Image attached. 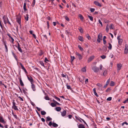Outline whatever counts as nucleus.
Listing matches in <instances>:
<instances>
[{
  "label": "nucleus",
  "mask_w": 128,
  "mask_h": 128,
  "mask_svg": "<svg viewBox=\"0 0 128 128\" xmlns=\"http://www.w3.org/2000/svg\"><path fill=\"white\" fill-rule=\"evenodd\" d=\"M110 88H108L106 90V92H108L110 91Z\"/></svg>",
  "instance_id": "58"
},
{
  "label": "nucleus",
  "mask_w": 128,
  "mask_h": 128,
  "mask_svg": "<svg viewBox=\"0 0 128 128\" xmlns=\"http://www.w3.org/2000/svg\"><path fill=\"white\" fill-rule=\"evenodd\" d=\"M52 126L53 127H57L58 126V125L55 123H52Z\"/></svg>",
  "instance_id": "28"
},
{
  "label": "nucleus",
  "mask_w": 128,
  "mask_h": 128,
  "mask_svg": "<svg viewBox=\"0 0 128 128\" xmlns=\"http://www.w3.org/2000/svg\"><path fill=\"white\" fill-rule=\"evenodd\" d=\"M125 124L127 126L128 125V123L126 122H124L122 124V126H123Z\"/></svg>",
  "instance_id": "29"
},
{
  "label": "nucleus",
  "mask_w": 128,
  "mask_h": 128,
  "mask_svg": "<svg viewBox=\"0 0 128 128\" xmlns=\"http://www.w3.org/2000/svg\"><path fill=\"white\" fill-rule=\"evenodd\" d=\"M45 99L46 100H49L50 98L48 96H45L44 97Z\"/></svg>",
  "instance_id": "47"
},
{
  "label": "nucleus",
  "mask_w": 128,
  "mask_h": 128,
  "mask_svg": "<svg viewBox=\"0 0 128 128\" xmlns=\"http://www.w3.org/2000/svg\"><path fill=\"white\" fill-rule=\"evenodd\" d=\"M22 18V16L20 14H18L17 16V17L16 18L17 22L21 26V20Z\"/></svg>",
  "instance_id": "1"
},
{
  "label": "nucleus",
  "mask_w": 128,
  "mask_h": 128,
  "mask_svg": "<svg viewBox=\"0 0 128 128\" xmlns=\"http://www.w3.org/2000/svg\"><path fill=\"white\" fill-rule=\"evenodd\" d=\"M75 59V58L74 56H71V61H72Z\"/></svg>",
  "instance_id": "49"
},
{
  "label": "nucleus",
  "mask_w": 128,
  "mask_h": 128,
  "mask_svg": "<svg viewBox=\"0 0 128 128\" xmlns=\"http://www.w3.org/2000/svg\"><path fill=\"white\" fill-rule=\"evenodd\" d=\"M55 109L57 111L59 112L61 110V108L60 107H56L55 108Z\"/></svg>",
  "instance_id": "19"
},
{
  "label": "nucleus",
  "mask_w": 128,
  "mask_h": 128,
  "mask_svg": "<svg viewBox=\"0 0 128 128\" xmlns=\"http://www.w3.org/2000/svg\"><path fill=\"white\" fill-rule=\"evenodd\" d=\"M66 86L67 88L68 89L71 90V88L70 86V85H68L67 84H66Z\"/></svg>",
  "instance_id": "35"
},
{
  "label": "nucleus",
  "mask_w": 128,
  "mask_h": 128,
  "mask_svg": "<svg viewBox=\"0 0 128 128\" xmlns=\"http://www.w3.org/2000/svg\"><path fill=\"white\" fill-rule=\"evenodd\" d=\"M112 99V98L111 97H109L107 99V100L108 101H110Z\"/></svg>",
  "instance_id": "53"
},
{
  "label": "nucleus",
  "mask_w": 128,
  "mask_h": 128,
  "mask_svg": "<svg viewBox=\"0 0 128 128\" xmlns=\"http://www.w3.org/2000/svg\"><path fill=\"white\" fill-rule=\"evenodd\" d=\"M18 79L20 80V83L21 86H24V84L22 80L21 77H18Z\"/></svg>",
  "instance_id": "9"
},
{
  "label": "nucleus",
  "mask_w": 128,
  "mask_h": 128,
  "mask_svg": "<svg viewBox=\"0 0 128 128\" xmlns=\"http://www.w3.org/2000/svg\"><path fill=\"white\" fill-rule=\"evenodd\" d=\"M110 81V78H109L107 81L106 84L104 86V88H105L107 86V85L109 84V82Z\"/></svg>",
  "instance_id": "13"
},
{
  "label": "nucleus",
  "mask_w": 128,
  "mask_h": 128,
  "mask_svg": "<svg viewBox=\"0 0 128 128\" xmlns=\"http://www.w3.org/2000/svg\"><path fill=\"white\" fill-rule=\"evenodd\" d=\"M100 57L104 59L106 58V56H105L103 55H102V56H101Z\"/></svg>",
  "instance_id": "55"
},
{
  "label": "nucleus",
  "mask_w": 128,
  "mask_h": 128,
  "mask_svg": "<svg viewBox=\"0 0 128 128\" xmlns=\"http://www.w3.org/2000/svg\"><path fill=\"white\" fill-rule=\"evenodd\" d=\"M13 106H16V103L15 102H14V100H13V102H12Z\"/></svg>",
  "instance_id": "60"
},
{
  "label": "nucleus",
  "mask_w": 128,
  "mask_h": 128,
  "mask_svg": "<svg viewBox=\"0 0 128 128\" xmlns=\"http://www.w3.org/2000/svg\"><path fill=\"white\" fill-rule=\"evenodd\" d=\"M31 84H32L31 87L32 90L34 91H35L36 90V88L35 86L33 84V83Z\"/></svg>",
  "instance_id": "14"
},
{
  "label": "nucleus",
  "mask_w": 128,
  "mask_h": 128,
  "mask_svg": "<svg viewBox=\"0 0 128 128\" xmlns=\"http://www.w3.org/2000/svg\"><path fill=\"white\" fill-rule=\"evenodd\" d=\"M122 67V64H117V71L119 72L121 69Z\"/></svg>",
  "instance_id": "6"
},
{
  "label": "nucleus",
  "mask_w": 128,
  "mask_h": 128,
  "mask_svg": "<svg viewBox=\"0 0 128 128\" xmlns=\"http://www.w3.org/2000/svg\"><path fill=\"white\" fill-rule=\"evenodd\" d=\"M79 16L81 20H83L84 18L81 14H80Z\"/></svg>",
  "instance_id": "42"
},
{
  "label": "nucleus",
  "mask_w": 128,
  "mask_h": 128,
  "mask_svg": "<svg viewBox=\"0 0 128 128\" xmlns=\"http://www.w3.org/2000/svg\"><path fill=\"white\" fill-rule=\"evenodd\" d=\"M103 43L104 44H105L106 43V40L103 39Z\"/></svg>",
  "instance_id": "62"
},
{
  "label": "nucleus",
  "mask_w": 128,
  "mask_h": 128,
  "mask_svg": "<svg viewBox=\"0 0 128 128\" xmlns=\"http://www.w3.org/2000/svg\"><path fill=\"white\" fill-rule=\"evenodd\" d=\"M47 120H46V121H49L50 120H52V118H50L49 116H48L46 117Z\"/></svg>",
  "instance_id": "37"
},
{
  "label": "nucleus",
  "mask_w": 128,
  "mask_h": 128,
  "mask_svg": "<svg viewBox=\"0 0 128 128\" xmlns=\"http://www.w3.org/2000/svg\"><path fill=\"white\" fill-rule=\"evenodd\" d=\"M88 18H90V20L91 21H93V18L91 16H90L88 15Z\"/></svg>",
  "instance_id": "25"
},
{
  "label": "nucleus",
  "mask_w": 128,
  "mask_h": 128,
  "mask_svg": "<svg viewBox=\"0 0 128 128\" xmlns=\"http://www.w3.org/2000/svg\"><path fill=\"white\" fill-rule=\"evenodd\" d=\"M0 122H1L3 123L4 124L6 123V122H5L2 117L0 116Z\"/></svg>",
  "instance_id": "10"
},
{
  "label": "nucleus",
  "mask_w": 128,
  "mask_h": 128,
  "mask_svg": "<svg viewBox=\"0 0 128 128\" xmlns=\"http://www.w3.org/2000/svg\"><path fill=\"white\" fill-rule=\"evenodd\" d=\"M78 39L80 41L83 42L84 41L83 38L81 36H80L78 37Z\"/></svg>",
  "instance_id": "18"
},
{
  "label": "nucleus",
  "mask_w": 128,
  "mask_h": 128,
  "mask_svg": "<svg viewBox=\"0 0 128 128\" xmlns=\"http://www.w3.org/2000/svg\"><path fill=\"white\" fill-rule=\"evenodd\" d=\"M24 19L26 21H28V15L27 14L26 15V16H24Z\"/></svg>",
  "instance_id": "23"
},
{
  "label": "nucleus",
  "mask_w": 128,
  "mask_h": 128,
  "mask_svg": "<svg viewBox=\"0 0 128 128\" xmlns=\"http://www.w3.org/2000/svg\"><path fill=\"white\" fill-rule=\"evenodd\" d=\"M94 57V56H91L90 58H89L88 60V62H91L93 59Z\"/></svg>",
  "instance_id": "12"
},
{
  "label": "nucleus",
  "mask_w": 128,
  "mask_h": 128,
  "mask_svg": "<svg viewBox=\"0 0 128 128\" xmlns=\"http://www.w3.org/2000/svg\"><path fill=\"white\" fill-rule=\"evenodd\" d=\"M12 54L13 56H14V57L15 59L16 60V61H17L18 59H17V56H16V54H14L13 52H12Z\"/></svg>",
  "instance_id": "24"
},
{
  "label": "nucleus",
  "mask_w": 128,
  "mask_h": 128,
  "mask_svg": "<svg viewBox=\"0 0 128 128\" xmlns=\"http://www.w3.org/2000/svg\"><path fill=\"white\" fill-rule=\"evenodd\" d=\"M40 63L42 66L44 67V63L42 61H40Z\"/></svg>",
  "instance_id": "46"
},
{
  "label": "nucleus",
  "mask_w": 128,
  "mask_h": 128,
  "mask_svg": "<svg viewBox=\"0 0 128 128\" xmlns=\"http://www.w3.org/2000/svg\"><path fill=\"white\" fill-rule=\"evenodd\" d=\"M18 50L21 53H22V49H21L20 46L18 47L17 48Z\"/></svg>",
  "instance_id": "34"
},
{
  "label": "nucleus",
  "mask_w": 128,
  "mask_h": 128,
  "mask_svg": "<svg viewBox=\"0 0 128 128\" xmlns=\"http://www.w3.org/2000/svg\"><path fill=\"white\" fill-rule=\"evenodd\" d=\"M42 36H44V37L46 39V40H48V38L46 35H43Z\"/></svg>",
  "instance_id": "61"
},
{
  "label": "nucleus",
  "mask_w": 128,
  "mask_h": 128,
  "mask_svg": "<svg viewBox=\"0 0 128 128\" xmlns=\"http://www.w3.org/2000/svg\"><path fill=\"white\" fill-rule=\"evenodd\" d=\"M46 24L48 26V28H49V22L48 21L46 22Z\"/></svg>",
  "instance_id": "59"
},
{
  "label": "nucleus",
  "mask_w": 128,
  "mask_h": 128,
  "mask_svg": "<svg viewBox=\"0 0 128 128\" xmlns=\"http://www.w3.org/2000/svg\"><path fill=\"white\" fill-rule=\"evenodd\" d=\"M102 64H100V70H102Z\"/></svg>",
  "instance_id": "63"
},
{
  "label": "nucleus",
  "mask_w": 128,
  "mask_h": 128,
  "mask_svg": "<svg viewBox=\"0 0 128 128\" xmlns=\"http://www.w3.org/2000/svg\"><path fill=\"white\" fill-rule=\"evenodd\" d=\"M98 21L99 23L100 24H101V26H102H102H103L102 24V22L100 20V19H99L98 20Z\"/></svg>",
  "instance_id": "51"
},
{
  "label": "nucleus",
  "mask_w": 128,
  "mask_h": 128,
  "mask_svg": "<svg viewBox=\"0 0 128 128\" xmlns=\"http://www.w3.org/2000/svg\"><path fill=\"white\" fill-rule=\"evenodd\" d=\"M114 82L112 81L110 83V86H113L114 85Z\"/></svg>",
  "instance_id": "33"
},
{
  "label": "nucleus",
  "mask_w": 128,
  "mask_h": 128,
  "mask_svg": "<svg viewBox=\"0 0 128 128\" xmlns=\"http://www.w3.org/2000/svg\"><path fill=\"white\" fill-rule=\"evenodd\" d=\"M12 108H14L15 110H18V109L17 108V106L16 105L12 106Z\"/></svg>",
  "instance_id": "21"
},
{
  "label": "nucleus",
  "mask_w": 128,
  "mask_h": 128,
  "mask_svg": "<svg viewBox=\"0 0 128 128\" xmlns=\"http://www.w3.org/2000/svg\"><path fill=\"white\" fill-rule=\"evenodd\" d=\"M64 18H65V19L68 21H69L70 20V19L67 16H64Z\"/></svg>",
  "instance_id": "44"
},
{
  "label": "nucleus",
  "mask_w": 128,
  "mask_h": 128,
  "mask_svg": "<svg viewBox=\"0 0 128 128\" xmlns=\"http://www.w3.org/2000/svg\"><path fill=\"white\" fill-rule=\"evenodd\" d=\"M44 54V52L42 50H40V52L39 55L40 56H42Z\"/></svg>",
  "instance_id": "39"
},
{
  "label": "nucleus",
  "mask_w": 128,
  "mask_h": 128,
  "mask_svg": "<svg viewBox=\"0 0 128 128\" xmlns=\"http://www.w3.org/2000/svg\"><path fill=\"white\" fill-rule=\"evenodd\" d=\"M26 2H25L24 4V6H23V8L24 10V12H26V11L27 10L26 9Z\"/></svg>",
  "instance_id": "17"
},
{
  "label": "nucleus",
  "mask_w": 128,
  "mask_h": 128,
  "mask_svg": "<svg viewBox=\"0 0 128 128\" xmlns=\"http://www.w3.org/2000/svg\"><path fill=\"white\" fill-rule=\"evenodd\" d=\"M95 10V9L94 8H90V11L92 12H93Z\"/></svg>",
  "instance_id": "50"
},
{
  "label": "nucleus",
  "mask_w": 128,
  "mask_h": 128,
  "mask_svg": "<svg viewBox=\"0 0 128 128\" xmlns=\"http://www.w3.org/2000/svg\"><path fill=\"white\" fill-rule=\"evenodd\" d=\"M78 47L81 51H82L83 50V48L80 45H78Z\"/></svg>",
  "instance_id": "41"
},
{
  "label": "nucleus",
  "mask_w": 128,
  "mask_h": 128,
  "mask_svg": "<svg viewBox=\"0 0 128 128\" xmlns=\"http://www.w3.org/2000/svg\"><path fill=\"white\" fill-rule=\"evenodd\" d=\"M78 128H84V126L82 124H80L78 126Z\"/></svg>",
  "instance_id": "20"
},
{
  "label": "nucleus",
  "mask_w": 128,
  "mask_h": 128,
  "mask_svg": "<svg viewBox=\"0 0 128 128\" xmlns=\"http://www.w3.org/2000/svg\"><path fill=\"white\" fill-rule=\"evenodd\" d=\"M76 54L77 55V57L80 60H81L82 58V55L77 52H76Z\"/></svg>",
  "instance_id": "8"
},
{
  "label": "nucleus",
  "mask_w": 128,
  "mask_h": 128,
  "mask_svg": "<svg viewBox=\"0 0 128 128\" xmlns=\"http://www.w3.org/2000/svg\"><path fill=\"white\" fill-rule=\"evenodd\" d=\"M120 36H119L117 37V39L118 41V43L120 44H122L123 41L122 39L120 38Z\"/></svg>",
  "instance_id": "7"
},
{
  "label": "nucleus",
  "mask_w": 128,
  "mask_h": 128,
  "mask_svg": "<svg viewBox=\"0 0 128 128\" xmlns=\"http://www.w3.org/2000/svg\"><path fill=\"white\" fill-rule=\"evenodd\" d=\"M78 29L79 30L80 32L81 33H83V29L81 28V27H80V28H78Z\"/></svg>",
  "instance_id": "31"
},
{
  "label": "nucleus",
  "mask_w": 128,
  "mask_h": 128,
  "mask_svg": "<svg viewBox=\"0 0 128 128\" xmlns=\"http://www.w3.org/2000/svg\"><path fill=\"white\" fill-rule=\"evenodd\" d=\"M82 71L83 72H85L86 71V69L85 68H83L82 69Z\"/></svg>",
  "instance_id": "52"
},
{
  "label": "nucleus",
  "mask_w": 128,
  "mask_h": 128,
  "mask_svg": "<svg viewBox=\"0 0 128 128\" xmlns=\"http://www.w3.org/2000/svg\"><path fill=\"white\" fill-rule=\"evenodd\" d=\"M109 46L108 47V48L109 50H111L112 48V45L110 43H108Z\"/></svg>",
  "instance_id": "32"
},
{
  "label": "nucleus",
  "mask_w": 128,
  "mask_h": 128,
  "mask_svg": "<svg viewBox=\"0 0 128 128\" xmlns=\"http://www.w3.org/2000/svg\"><path fill=\"white\" fill-rule=\"evenodd\" d=\"M96 85L99 87V88H101L102 86V84L100 83L97 84Z\"/></svg>",
  "instance_id": "48"
},
{
  "label": "nucleus",
  "mask_w": 128,
  "mask_h": 128,
  "mask_svg": "<svg viewBox=\"0 0 128 128\" xmlns=\"http://www.w3.org/2000/svg\"><path fill=\"white\" fill-rule=\"evenodd\" d=\"M102 40V34L101 33H99L98 36L97 41L98 43L100 42L101 40Z\"/></svg>",
  "instance_id": "2"
},
{
  "label": "nucleus",
  "mask_w": 128,
  "mask_h": 128,
  "mask_svg": "<svg viewBox=\"0 0 128 128\" xmlns=\"http://www.w3.org/2000/svg\"><path fill=\"white\" fill-rule=\"evenodd\" d=\"M1 20H0V26L2 29V30L3 29V27L1 24Z\"/></svg>",
  "instance_id": "56"
},
{
  "label": "nucleus",
  "mask_w": 128,
  "mask_h": 128,
  "mask_svg": "<svg viewBox=\"0 0 128 128\" xmlns=\"http://www.w3.org/2000/svg\"><path fill=\"white\" fill-rule=\"evenodd\" d=\"M106 30L107 32H108V26H106Z\"/></svg>",
  "instance_id": "57"
},
{
  "label": "nucleus",
  "mask_w": 128,
  "mask_h": 128,
  "mask_svg": "<svg viewBox=\"0 0 128 128\" xmlns=\"http://www.w3.org/2000/svg\"><path fill=\"white\" fill-rule=\"evenodd\" d=\"M19 64L20 65V66L22 68L23 70L25 68H24V66H23V65L22 64V63L21 62H19Z\"/></svg>",
  "instance_id": "30"
},
{
  "label": "nucleus",
  "mask_w": 128,
  "mask_h": 128,
  "mask_svg": "<svg viewBox=\"0 0 128 128\" xmlns=\"http://www.w3.org/2000/svg\"><path fill=\"white\" fill-rule=\"evenodd\" d=\"M66 114V110H64L62 112H61V114L63 116H65Z\"/></svg>",
  "instance_id": "16"
},
{
  "label": "nucleus",
  "mask_w": 128,
  "mask_h": 128,
  "mask_svg": "<svg viewBox=\"0 0 128 128\" xmlns=\"http://www.w3.org/2000/svg\"><path fill=\"white\" fill-rule=\"evenodd\" d=\"M86 37L88 38V40H90L91 39V38L88 34H86Z\"/></svg>",
  "instance_id": "26"
},
{
  "label": "nucleus",
  "mask_w": 128,
  "mask_h": 128,
  "mask_svg": "<svg viewBox=\"0 0 128 128\" xmlns=\"http://www.w3.org/2000/svg\"><path fill=\"white\" fill-rule=\"evenodd\" d=\"M107 73V72L106 71H104L103 73V75L104 76H105L106 74Z\"/></svg>",
  "instance_id": "54"
},
{
  "label": "nucleus",
  "mask_w": 128,
  "mask_h": 128,
  "mask_svg": "<svg viewBox=\"0 0 128 128\" xmlns=\"http://www.w3.org/2000/svg\"><path fill=\"white\" fill-rule=\"evenodd\" d=\"M57 100L59 101H60V99L59 98L56 96H53Z\"/></svg>",
  "instance_id": "36"
},
{
  "label": "nucleus",
  "mask_w": 128,
  "mask_h": 128,
  "mask_svg": "<svg viewBox=\"0 0 128 128\" xmlns=\"http://www.w3.org/2000/svg\"><path fill=\"white\" fill-rule=\"evenodd\" d=\"M65 32L66 34L68 36L69 35H71V33L70 32V31L68 30H65Z\"/></svg>",
  "instance_id": "15"
},
{
  "label": "nucleus",
  "mask_w": 128,
  "mask_h": 128,
  "mask_svg": "<svg viewBox=\"0 0 128 128\" xmlns=\"http://www.w3.org/2000/svg\"><path fill=\"white\" fill-rule=\"evenodd\" d=\"M92 69L94 72L96 73L98 72L99 70L98 68L96 66L93 67L92 68Z\"/></svg>",
  "instance_id": "4"
},
{
  "label": "nucleus",
  "mask_w": 128,
  "mask_h": 128,
  "mask_svg": "<svg viewBox=\"0 0 128 128\" xmlns=\"http://www.w3.org/2000/svg\"><path fill=\"white\" fill-rule=\"evenodd\" d=\"M27 78L28 80L30 82L31 84H32L34 82V80H33L31 76H27Z\"/></svg>",
  "instance_id": "5"
},
{
  "label": "nucleus",
  "mask_w": 128,
  "mask_h": 128,
  "mask_svg": "<svg viewBox=\"0 0 128 128\" xmlns=\"http://www.w3.org/2000/svg\"><path fill=\"white\" fill-rule=\"evenodd\" d=\"M128 102V100H127V99L124 100V101L123 102V103L125 104L126 103Z\"/></svg>",
  "instance_id": "64"
},
{
  "label": "nucleus",
  "mask_w": 128,
  "mask_h": 128,
  "mask_svg": "<svg viewBox=\"0 0 128 128\" xmlns=\"http://www.w3.org/2000/svg\"><path fill=\"white\" fill-rule=\"evenodd\" d=\"M124 53L126 54L128 53V47H126V48L125 49L124 51Z\"/></svg>",
  "instance_id": "22"
},
{
  "label": "nucleus",
  "mask_w": 128,
  "mask_h": 128,
  "mask_svg": "<svg viewBox=\"0 0 128 128\" xmlns=\"http://www.w3.org/2000/svg\"><path fill=\"white\" fill-rule=\"evenodd\" d=\"M10 41L12 43H13L14 41V39L12 37L10 38Z\"/></svg>",
  "instance_id": "45"
},
{
  "label": "nucleus",
  "mask_w": 128,
  "mask_h": 128,
  "mask_svg": "<svg viewBox=\"0 0 128 128\" xmlns=\"http://www.w3.org/2000/svg\"><path fill=\"white\" fill-rule=\"evenodd\" d=\"M114 27L112 24H111L110 26V29H113L114 28Z\"/></svg>",
  "instance_id": "43"
},
{
  "label": "nucleus",
  "mask_w": 128,
  "mask_h": 128,
  "mask_svg": "<svg viewBox=\"0 0 128 128\" xmlns=\"http://www.w3.org/2000/svg\"><path fill=\"white\" fill-rule=\"evenodd\" d=\"M3 19L4 24H6L8 20V17L6 16H4L3 17Z\"/></svg>",
  "instance_id": "3"
},
{
  "label": "nucleus",
  "mask_w": 128,
  "mask_h": 128,
  "mask_svg": "<svg viewBox=\"0 0 128 128\" xmlns=\"http://www.w3.org/2000/svg\"><path fill=\"white\" fill-rule=\"evenodd\" d=\"M50 105L52 107H55L56 106V104L54 103H51Z\"/></svg>",
  "instance_id": "38"
},
{
  "label": "nucleus",
  "mask_w": 128,
  "mask_h": 128,
  "mask_svg": "<svg viewBox=\"0 0 128 128\" xmlns=\"http://www.w3.org/2000/svg\"><path fill=\"white\" fill-rule=\"evenodd\" d=\"M94 3L96 5L99 7L102 6L101 4H100L97 1H94Z\"/></svg>",
  "instance_id": "11"
},
{
  "label": "nucleus",
  "mask_w": 128,
  "mask_h": 128,
  "mask_svg": "<svg viewBox=\"0 0 128 128\" xmlns=\"http://www.w3.org/2000/svg\"><path fill=\"white\" fill-rule=\"evenodd\" d=\"M35 3H36V0H33V2L32 3V7L34 6L35 5Z\"/></svg>",
  "instance_id": "40"
},
{
  "label": "nucleus",
  "mask_w": 128,
  "mask_h": 128,
  "mask_svg": "<svg viewBox=\"0 0 128 128\" xmlns=\"http://www.w3.org/2000/svg\"><path fill=\"white\" fill-rule=\"evenodd\" d=\"M41 114L42 115H45L46 114V112L44 111H42L41 112Z\"/></svg>",
  "instance_id": "27"
}]
</instances>
